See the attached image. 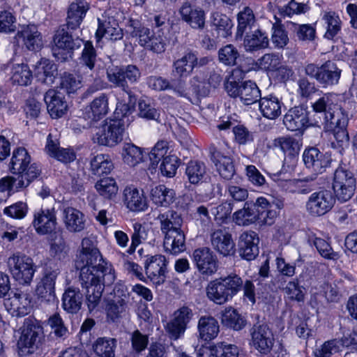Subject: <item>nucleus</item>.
I'll return each mask as SVG.
<instances>
[{"label": "nucleus", "instance_id": "17", "mask_svg": "<svg viewBox=\"0 0 357 357\" xmlns=\"http://www.w3.org/2000/svg\"><path fill=\"white\" fill-rule=\"evenodd\" d=\"M84 41L79 37L73 38V36L65 29L64 26L59 27L53 37L52 51L56 56L57 51L62 50L70 54L71 57L73 51L79 49ZM59 52H58L59 54Z\"/></svg>", "mask_w": 357, "mask_h": 357}, {"label": "nucleus", "instance_id": "7", "mask_svg": "<svg viewBox=\"0 0 357 357\" xmlns=\"http://www.w3.org/2000/svg\"><path fill=\"white\" fill-rule=\"evenodd\" d=\"M43 338V328L31 319H25L17 341L20 356H27L37 351Z\"/></svg>", "mask_w": 357, "mask_h": 357}, {"label": "nucleus", "instance_id": "64", "mask_svg": "<svg viewBox=\"0 0 357 357\" xmlns=\"http://www.w3.org/2000/svg\"><path fill=\"white\" fill-rule=\"evenodd\" d=\"M282 56L279 54H265L258 60L259 67L266 71H276L281 64Z\"/></svg>", "mask_w": 357, "mask_h": 357}, {"label": "nucleus", "instance_id": "22", "mask_svg": "<svg viewBox=\"0 0 357 357\" xmlns=\"http://www.w3.org/2000/svg\"><path fill=\"white\" fill-rule=\"evenodd\" d=\"M144 264L146 274L154 284L160 285L165 282L167 264L165 256H151L144 260Z\"/></svg>", "mask_w": 357, "mask_h": 357}, {"label": "nucleus", "instance_id": "33", "mask_svg": "<svg viewBox=\"0 0 357 357\" xmlns=\"http://www.w3.org/2000/svg\"><path fill=\"white\" fill-rule=\"evenodd\" d=\"M234 24L232 20L225 14L213 12L210 16V27L212 35L216 34L217 38H226L232 33Z\"/></svg>", "mask_w": 357, "mask_h": 357}, {"label": "nucleus", "instance_id": "21", "mask_svg": "<svg viewBox=\"0 0 357 357\" xmlns=\"http://www.w3.org/2000/svg\"><path fill=\"white\" fill-rule=\"evenodd\" d=\"M283 123L289 131H303L312 126L310 122L307 111L301 106L294 107L288 110L283 118Z\"/></svg>", "mask_w": 357, "mask_h": 357}, {"label": "nucleus", "instance_id": "63", "mask_svg": "<svg viewBox=\"0 0 357 357\" xmlns=\"http://www.w3.org/2000/svg\"><path fill=\"white\" fill-rule=\"evenodd\" d=\"M126 308L127 303L123 300L109 301L106 307L107 318L113 322L117 321L126 312Z\"/></svg>", "mask_w": 357, "mask_h": 357}, {"label": "nucleus", "instance_id": "30", "mask_svg": "<svg viewBox=\"0 0 357 357\" xmlns=\"http://www.w3.org/2000/svg\"><path fill=\"white\" fill-rule=\"evenodd\" d=\"M259 239L256 232L253 231H245L241 234L238 241V251L240 256L248 261L252 260L259 255Z\"/></svg>", "mask_w": 357, "mask_h": 357}, {"label": "nucleus", "instance_id": "35", "mask_svg": "<svg viewBox=\"0 0 357 357\" xmlns=\"http://www.w3.org/2000/svg\"><path fill=\"white\" fill-rule=\"evenodd\" d=\"M284 107L282 100L272 94L261 97L259 100V111L268 119L274 120L279 117Z\"/></svg>", "mask_w": 357, "mask_h": 357}, {"label": "nucleus", "instance_id": "27", "mask_svg": "<svg viewBox=\"0 0 357 357\" xmlns=\"http://www.w3.org/2000/svg\"><path fill=\"white\" fill-rule=\"evenodd\" d=\"M44 100L52 118L59 119L66 114L68 105L64 94L61 91L48 90L44 96Z\"/></svg>", "mask_w": 357, "mask_h": 357}, {"label": "nucleus", "instance_id": "49", "mask_svg": "<svg viewBox=\"0 0 357 357\" xmlns=\"http://www.w3.org/2000/svg\"><path fill=\"white\" fill-rule=\"evenodd\" d=\"M116 340L111 337H98L93 344V350L99 357H114Z\"/></svg>", "mask_w": 357, "mask_h": 357}, {"label": "nucleus", "instance_id": "13", "mask_svg": "<svg viewBox=\"0 0 357 357\" xmlns=\"http://www.w3.org/2000/svg\"><path fill=\"white\" fill-rule=\"evenodd\" d=\"M335 203L333 194L326 189L312 192L305 202V210L312 217H320L329 212Z\"/></svg>", "mask_w": 357, "mask_h": 357}, {"label": "nucleus", "instance_id": "58", "mask_svg": "<svg viewBox=\"0 0 357 357\" xmlns=\"http://www.w3.org/2000/svg\"><path fill=\"white\" fill-rule=\"evenodd\" d=\"M109 98L106 93H101L90 104V110L93 119L99 120L106 116L109 112Z\"/></svg>", "mask_w": 357, "mask_h": 357}, {"label": "nucleus", "instance_id": "6", "mask_svg": "<svg viewBox=\"0 0 357 357\" xmlns=\"http://www.w3.org/2000/svg\"><path fill=\"white\" fill-rule=\"evenodd\" d=\"M305 75L315 79L322 88H331L339 84L342 69L337 63L328 60L321 66L314 63H307L304 67Z\"/></svg>", "mask_w": 357, "mask_h": 357}, {"label": "nucleus", "instance_id": "60", "mask_svg": "<svg viewBox=\"0 0 357 357\" xmlns=\"http://www.w3.org/2000/svg\"><path fill=\"white\" fill-rule=\"evenodd\" d=\"M95 188L100 195L107 199H112L118 191L115 180L112 177H105L98 181Z\"/></svg>", "mask_w": 357, "mask_h": 357}, {"label": "nucleus", "instance_id": "51", "mask_svg": "<svg viewBox=\"0 0 357 357\" xmlns=\"http://www.w3.org/2000/svg\"><path fill=\"white\" fill-rule=\"evenodd\" d=\"M29 185V179L27 181H24L22 178L11 176H7L0 179V192H6L8 195L22 191Z\"/></svg>", "mask_w": 357, "mask_h": 357}, {"label": "nucleus", "instance_id": "4", "mask_svg": "<svg viewBox=\"0 0 357 357\" xmlns=\"http://www.w3.org/2000/svg\"><path fill=\"white\" fill-rule=\"evenodd\" d=\"M141 71L139 68L132 64L127 66H112L107 69V78L114 87H119L126 93L129 98L128 105H134L136 97L129 87L128 82L135 84L139 82Z\"/></svg>", "mask_w": 357, "mask_h": 357}, {"label": "nucleus", "instance_id": "46", "mask_svg": "<svg viewBox=\"0 0 357 357\" xmlns=\"http://www.w3.org/2000/svg\"><path fill=\"white\" fill-rule=\"evenodd\" d=\"M199 337L205 341L214 339L219 333L218 321L211 316H202L197 324Z\"/></svg>", "mask_w": 357, "mask_h": 357}, {"label": "nucleus", "instance_id": "34", "mask_svg": "<svg viewBox=\"0 0 357 357\" xmlns=\"http://www.w3.org/2000/svg\"><path fill=\"white\" fill-rule=\"evenodd\" d=\"M16 38L18 41H22L26 48L30 51H36L43 46V40L40 33L34 24L23 26L17 31Z\"/></svg>", "mask_w": 357, "mask_h": 357}, {"label": "nucleus", "instance_id": "18", "mask_svg": "<svg viewBox=\"0 0 357 357\" xmlns=\"http://www.w3.org/2000/svg\"><path fill=\"white\" fill-rule=\"evenodd\" d=\"M253 347L261 354H267L273 347L274 336L272 331L265 324H255L250 329Z\"/></svg>", "mask_w": 357, "mask_h": 357}, {"label": "nucleus", "instance_id": "55", "mask_svg": "<svg viewBox=\"0 0 357 357\" xmlns=\"http://www.w3.org/2000/svg\"><path fill=\"white\" fill-rule=\"evenodd\" d=\"M128 27L131 29L130 35L132 37L138 38L139 44L146 48L153 34V31L142 25L138 20H130L128 22Z\"/></svg>", "mask_w": 357, "mask_h": 357}, {"label": "nucleus", "instance_id": "24", "mask_svg": "<svg viewBox=\"0 0 357 357\" xmlns=\"http://www.w3.org/2000/svg\"><path fill=\"white\" fill-rule=\"evenodd\" d=\"M178 12L182 20L192 29L203 30L204 29L206 14L202 8L186 1L181 5Z\"/></svg>", "mask_w": 357, "mask_h": 357}, {"label": "nucleus", "instance_id": "26", "mask_svg": "<svg viewBox=\"0 0 357 357\" xmlns=\"http://www.w3.org/2000/svg\"><path fill=\"white\" fill-rule=\"evenodd\" d=\"M123 202L130 211L135 213L144 212L149 208L144 191L134 186H128L124 189Z\"/></svg>", "mask_w": 357, "mask_h": 357}, {"label": "nucleus", "instance_id": "44", "mask_svg": "<svg viewBox=\"0 0 357 357\" xmlns=\"http://www.w3.org/2000/svg\"><path fill=\"white\" fill-rule=\"evenodd\" d=\"M273 145L275 148L280 149L290 160H294L298 155L302 144L295 137L286 135L275 138Z\"/></svg>", "mask_w": 357, "mask_h": 357}, {"label": "nucleus", "instance_id": "47", "mask_svg": "<svg viewBox=\"0 0 357 357\" xmlns=\"http://www.w3.org/2000/svg\"><path fill=\"white\" fill-rule=\"evenodd\" d=\"M257 201L246 202L243 208L236 211L233 215L234 221L238 225L248 226L257 221Z\"/></svg>", "mask_w": 357, "mask_h": 357}, {"label": "nucleus", "instance_id": "38", "mask_svg": "<svg viewBox=\"0 0 357 357\" xmlns=\"http://www.w3.org/2000/svg\"><path fill=\"white\" fill-rule=\"evenodd\" d=\"M163 247L166 252L177 255L186 249L185 235L182 229L164 236Z\"/></svg>", "mask_w": 357, "mask_h": 357}, {"label": "nucleus", "instance_id": "31", "mask_svg": "<svg viewBox=\"0 0 357 357\" xmlns=\"http://www.w3.org/2000/svg\"><path fill=\"white\" fill-rule=\"evenodd\" d=\"M5 306L12 316L24 317L30 312V296L24 292L15 293L6 301Z\"/></svg>", "mask_w": 357, "mask_h": 357}, {"label": "nucleus", "instance_id": "59", "mask_svg": "<svg viewBox=\"0 0 357 357\" xmlns=\"http://www.w3.org/2000/svg\"><path fill=\"white\" fill-rule=\"evenodd\" d=\"M282 290L286 300L289 301H297L298 303L304 301V288L303 286L300 285L298 279L289 281Z\"/></svg>", "mask_w": 357, "mask_h": 357}, {"label": "nucleus", "instance_id": "37", "mask_svg": "<svg viewBox=\"0 0 357 357\" xmlns=\"http://www.w3.org/2000/svg\"><path fill=\"white\" fill-rule=\"evenodd\" d=\"M257 221L259 226L273 225L278 215V211L273 208L271 203L263 197L257 199Z\"/></svg>", "mask_w": 357, "mask_h": 357}, {"label": "nucleus", "instance_id": "43", "mask_svg": "<svg viewBox=\"0 0 357 357\" xmlns=\"http://www.w3.org/2000/svg\"><path fill=\"white\" fill-rule=\"evenodd\" d=\"M35 75L38 81L50 85L57 75V66L50 59H42L36 66Z\"/></svg>", "mask_w": 357, "mask_h": 357}, {"label": "nucleus", "instance_id": "48", "mask_svg": "<svg viewBox=\"0 0 357 357\" xmlns=\"http://www.w3.org/2000/svg\"><path fill=\"white\" fill-rule=\"evenodd\" d=\"M269 40L265 33L257 29L245 36L243 45L246 52H253L268 46Z\"/></svg>", "mask_w": 357, "mask_h": 357}, {"label": "nucleus", "instance_id": "56", "mask_svg": "<svg viewBox=\"0 0 357 357\" xmlns=\"http://www.w3.org/2000/svg\"><path fill=\"white\" fill-rule=\"evenodd\" d=\"M237 20L238 26L236 39L239 40L243 38L244 33L248 29H251L255 22V19L252 9L246 7L238 14Z\"/></svg>", "mask_w": 357, "mask_h": 357}, {"label": "nucleus", "instance_id": "42", "mask_svg": "<svg viewBox=\"0 0 357 357\" xmlns=\"http://www.w3.org/2000/svg\"><path fill=\"white\" fill-rule=\"evenodd\" d=\"M83 295L77 287H68L62 296V307L65 311L76 314L81 309Z\"/></svg>", "mask_w": 357, "mask_h": 357}, {"label": "nucleus", "instance_id": "23", "mask_svg": "<svg viewBox=\"0 0 357 357\" xmlns=\"http://www.w3.org/2000/svg\"><path fill=\"white\" fill-rule=\"evenodd\" d=\"M211 242L213 249L224 257L235 252V243L227 228L214 229L211 234Z\"/></svg>", "mask_w": 357, "mask_h": 357}, {"label": "nucleus", "instance_id": "53", "mask_svg": "<svg viewBox=\"0 0 357 357\" xmlns=\"http://www.w3.org/2000/svg\"><path fill=\"white\" fill-rule=\"evenodd\" d=\"M113 164L108 155L99 154L91 160V170L93 174L101 176L109 174Z\"/></svg>", "mask_w": 357, "mask_h": 357}, {"label": "nucleus", "instance_id": "54", "mask_svg": "<svg viewBox=\"0 0 357 357\" xmlns=\"http://www.w3.org/2000/svg\"><path fill=\"white\" fill-rule=\"evenodd\" d=\"M32 73L26 64H15L12 68L10 79L13 84L27 86L32 80Z\"/></svg>", "mask_w": 357, "mask_h": 357}, {"label": "nucleus", "instance_id": "14", "mask_svg": "<svg viewBox=\"0 0 357 357\" xmlns=\"http://www.w3.org/2000/svg\"><path fill=\"white\" fill-rule=\"evenodd\" d=\"M322 20L326 25L324 38L337 43L340 40L343 43H347L352 38V32L348 28L344 29L347 35L342 33V21L339 15L335 11L330 10L324 13Z\"/></svg>", "mask_w": 357, "mask_h": 357}, {"label": "nucleus", "instance_id": "3", "mask_svg": "<svg viewBox=\"0 0 357 357\" xmlns=\"http://www.w3.org/2000/svg\"><path fill=\"white\" fill-rule=\"evenodd\" d=\"M243 280L236 274H230L211 281L206 289L208 298L218 305H222L242 289Z\"/></svg>", "mask_w": 357, "mask_h": 357}, {"label": "nucleus", "instance_id": "61", "mask_svg": "<svg viewBox=\"0 0 357 357\" xmlns=\"http://www.w3.org/2000/svg\"><path fill=\"white\" fill-rule=\"evenodd\" d=\"M239 56L238 50L231 44L226 45L218 50V60L225 66H235Z\"/></svg>", "mask_w": 357, "mask_h": 357}, {"label": "nucleus", "instance_id": "2", "mask_svg": "<svg viewBox=\"0 0 357 357\" xmlns=\"http://www.w3.org/2000/svg\"><path fill=\"white\" fill-rule=\"evenodd\" d=\"M133 112L134 108L128 104L117 103L113 118L105 119L94 134V142L110 147L121 142L125 128L134 120Z\"/></svg>", "mask_w": 357, "mask_h": 357}, {"label": "nucleus", "instance_id": "40", "mask_svg": "<svg viewBox=\"0 0 357 357\" xmlns=\"http://www.w3.org/2000/svg\"><path fill=\"white\" fill-rule=\"evenodd\" d=\"M156 220L160 222V229L164 236L181 229L183 223L181 215L173 210L159 213Z\"/></svg>", "mask_w": 357, "mask_h": 357}, {"label": "nucleus", "instance_id": "12", "mask_svg": "<svg viewBox=\"0 0 357 357\" xmlns=\"http://www.w3.org/2000/svg\"><path fill=\"white\" fill-rule=\"evenodd\" d=\"M197 66V54L190 50H187L182 56L175 59L173 61L172 75L179 79L178 86H175L174 89L180 96H185L186 95L183 80L189 77Z\"/></svg>", "mask_w": 357, "mask_h": 357}, {"label": "nucleus", "instance_id": "45", "mask_svg": "<svg viewBox=\"0 0 357 357\" xmlns=\"http://www.w3.org/2000/svg\"><path fill=\"white\" fill-rule=\"evenodd\" d=\"M150 198L158 206L168 207L176 200V192L165 185H158L151 188Z\"/></svg>", "mask_w": 357, "mask_h": 357}, {"label": "nucleus", "instance_id": "39", "mask_svg": "<svg viewBox=\"0 0 357 357\" xmlns=\"http://www.w3.org/2000/svg\"><path fill=\"white\" fill-rule=\"evenodd\" d=\"M88 9V3L83 0H77L72 3L68 10L67 28L72 30L79 28Z\"/></svg>", "mask_w": 357, "mask_h": 357}, {"label": "nucleus", "instance_id": "32", "mask_svg": "<svg viewBox=\"0 0 357 357\" xmlns=\"http://www.w3.org/2000/svg\"><path fill=\"white\" fill-rule=\"evenodd\" d=\"M62 220L66 229L70 233H78L85 228L86 220L84 213L74 207H63Z\"/></svg>", "mask_w": 357, "mask_h": 357}, {"label": "nucleus", "instance_id": "5", "mask_svg": "<svg viewBox=\"0 0 357 357\" xmlns=\"http://www.w3.org/2000/svg\"><path fill=\"white\" fill-rule=\"evenodd\" d=\"M9 170L13 174L22 178L24 181L29 179L30 185L41 173V169L36 163H31V158L24 147H18L13 151L8 165Z\"/></svg>", "mask_w": 357, "mask_h": 357}, {"label": "nucleus", "instance_id": "29", "mask_svg": "<svg viewBox=\"0 0 357 357\" xmlns=\"http://www.w3.org/2000/svg\"><path fill=\"white\" fill-rule=\"evenodd\" d=\"M98 27L96 32L97 43L105 37L107 39L116 41L123 38V30L119 27L116 20L112 17L98 18Z\"/></svg>", "mask_w": 357, "mask_h": 357}, {"label": "nucleus", "instance_id": "25", "mask_svg": "<svg viewBox=\"0 0 357 357\" xmlns=\"http://www.w3.org/2000/svg\"><path fill=\"white\" fill-rule=\"evenodd\" d=\"M328 116L330 121L326 125L333 130L334 137L337 142L340 143L341 146L347 144L349 140L347 131L349 123L347 112L345 110H337L335 114L333 113L332 116L329 114Z\"/></svg>", "mask_w": 357, "mask_h": 357}, {"label": "nucleus", "instance_id": "28", "mask_svg": "<svg viewBox=\"0 0 357 357\" xmlns=\"http://www.w3.org/2000/svg\"><path fill=\"white\" fill-rule=\"evenodd\" d=\"M210 154L211 160L215 165L220 176L225 180L231 179L236 174L232 158L225 155L214 146L210 148Z\"/></svg>", "mask_w": 357, "mask_h": 357}, {"label": "nucleus", "instance_id": "50", "mask_svg": "<svg viewBox=\"0 0 357 357\" xmlns=\"http://www.w3.org/2000/svg\"><path fill=\"white\" fill-rule=\"evenodd\" d=\"M310 243L312 244L319 254L326 259L336 261L340 258L338 252H335L330 243L324 238L315 236H309Z\"/></svg>", "mask_w": 357, "mask_h": 357}, {"label": "nucleus", "instance_id": "36", "mask_svg": "<svg viewBox=\"0 0 357 357\" xmlns=\"http://www.w3.org/2000/svg\"><path fill=\"white\" fill-rule=\"evenodd\" d=\"M185 176L190 184H202L208 178V168L204 162L192 160L186 164Z\"/></svg>", "mask_w": 357, "mask_h": 357}, {"label": "nucleus", "instance_id": "1", "mask_svg": "<svg viewBox=\"0 0 357 357\" xmlns=\"http://www.w3.org/2000/svg\"><path fill=\"white\" fill-rule=\"evenodd\" d=\"M81 247L75 266L79 269V282L84 291L86 304L92 312L100 304L105 287L114 282L115 271L90 238H84Z\"/></svg>", "mask_w": 357, "mask_h": 357}, {"label": "nucleus", "instance_id": "41", "mask_svg": "<svg viewBox=\"0 0 357 357\" xmlns=\"http://www.w3.org/2000/svg\"><path fill=\"white\" fill-rule=\"evenodd\" d=\"M334 94L331 93H327L317 100L312 104V109L315 112L320 113L324 116L323 122L321 123L328 124L330 121L328 119L329 114H335V111L344 110L341 107L336 104H334L333 98Z\"/></svg>", "mask_w": 357, "mask_h": 357}, {"label": "nucleus", "instance_id": "16", "mask_svg": "<svg viewBox=\"0 0 357 357\" xmlns=\"http://www.w3.org/2000/svg\"><path fill=\"white\" fill-rule=\"evenodd\" d=\"M59 273L58 269L46 268L45 270L43 276L36 289V295L41 302L50 303L56 301L55 283Z\"/></svg>", "mask_w": 357, "mask_h": 357}, {"label": "nucleus", "instance_id": "19", "mask_svg": "<svg viewBox=\"0 0 357 357\" xmlns=\"http://www.w3.org/2000/svg\"><path fill=\"white\" fill-rule=\"evenodd\" d=\"M192 262L202 275H212L218 270V259L213 251L206 247L195 249L192 255Z\"/></svg>", "mask_w": 357, "mask_h": 357}, {"label": "nucleus", "instance_id": "57", "mask_svg": "<svg viewBox=\"0 0 357 357\" xmlns=\"http://www.w3.org/2000/svg\"><path fill=\"white\" fill-rule=\"evenodd\" d=\"M222 323L227 327L240 331L246 324L244 318L234 309H226L222 315Z\"/></svg>", "mask_w": 357, "mask_h": 357}, {"label": "nucleus", "instance_id": "9", "mask_svg": "<svg viewBox=\"0 0 357 357\" xmlns=\"http://www.w3.org/2000/svg\"><path fill=\"white\" fill-rule=\"evenodd\" d=\"M7 266L13 278L22 284H29L36 271L33 259L20 253L8 258Z\"/></svg>", "mask_w": 357, "mask_h": 357}, {"label": "nucleus", "instance_id": "62", "mask_svg": "<svg viewBox=\"0 0 357 357\" xmlns=\"http://www.w3.org/2000/svg\"><path fill=\"white\" fill-rule=\"evenodd\" d=\"M69 248L62 236L55 238L50 245V254L56 260L63 261L68 258Z\"/></svg>", "mask_w": 357, "mask_h": 357}, {"label": "nucleus", "instance_id": "11", "mask_svg": "<svg viewBox=\"0 0 357 357\" xmlns=\"http://www.w3.org/2000/svg\"><path fill=\"white\" fill-rule=\"evenodd\" d=\"M303 160L307 169L312 174L303 178L301 182H311L331 166L333 160L330 155L321 153L316 147L306 149L303 153Z\"/></svg>", "mask_w": 357, "mask_h": 357}, {"label": "nucleus", "instance_id": "52", "mask_svg": "<svg viewBox=\"0 0 357 357\" xmlns=\"http://www.w3.org/2000/svg\"><path fill=\"white\" fill-rule=\"evenodd\" d=\"M123 162L130 167H135L143 161L142 149L131 143H125L122 149Z\"/></svg>", "mask_w": 357, "mask_h": 357}, {"label": "nucleus", "instance_id": "15", "mask_svg": "<svg viewBox=\"0 0 357 357\" xmlns=\"http://www.w3.org/2000/svg\"><path fill=\"white\" fill-rule=\"evenodd\" d=\"M84 43V48L78 58L77 73L86 81L93 79V72L96 69L98 57L92 42L87 40Z\"/></svg>", "mask_w": 357, "mask_h": 357}, {"label": "nucleus", "instance_id": "8", "mask_svg": "<svg viewBox=\"0 0 357 357\" xmlns=\"http://www.w3.org/2000/svg\"><path fill=\"white\" fill-rule=\"evenodd\" d=\"M356 178L349 170L338 167L333 173L332 188L334 197L340 203L351 199L356 190Z\"/></svg>", "mask_w": 357, "mask_h": 357}, {"label": "nucleus", "instance_id": "20", "mask_svg": "<svg viewBox=\"0 0 357 357\" xmlns=\"http://www.w3.org/2000/svg\"><path fill=\"white\" fill-rule=\"evenodd\" d=\"M57 225L54 208H40L33 213L32 225L37 234L45 235L52 233Z\"/></svg>", "mask_w": 357, "mask_h": 357}, {"label": "nucleus", "instance_id": "10", "mask_svg": "<svg viewBox=\"0 0 357 357\" xmlns=\"http://www.w3.org/2000/svg\"><path fill=\"white\" fill-rule=\"evenodd\" d=\"M225 89L227 94L232 98H239L241 102L250 105L257 102L261 98V91L255 82L246 80L236 82L229 79L225 83Z\"/></svg>", "mask_w": 357, "mask_h": 357}]
</instances>
